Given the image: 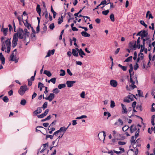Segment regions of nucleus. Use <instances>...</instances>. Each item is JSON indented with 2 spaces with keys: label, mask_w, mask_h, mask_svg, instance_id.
<instances>
[{
  "label": "nucleus",
  "mask_w": 155,
  "mask_h": 155,
  "mask_svg": "<svg viewBox=\"0 0 155 155\" xmlns=\"http://www.w3.org/2000/svg\"><path fill=\"white\" fill-rule=\"evenodd\" d=\"M61 18H59L58 19V24H60L63 21V19L62 18V17H61Z\"/></svg>",
  "instance_id": "obj_56"
},
{
  "label": "nucleus",
  "mask_w": 155,
  "mask_h": 155,
  "mask_svg": "<svg viewBox=\"0 0 155 155\" xmlns=\"http://www.w3.org/2000/svg\"><path fill=\"white\" fill-rule=\"evenodd\" d=\"M1 31L3 32L4 35L6 36L7 35V32L8 31V28H2L1 29Z\"/></svg>",
  "instance_id": "obj_23"
},
{
  "label": "nucleus",
  "mask_w": 155,
  "mask_h": 155,
  "mask_svg": "<svg viewBox=\"0 0 155 155\" xmlns=\"http://www.w3.org/2000/svg\"><path fill=\"white\" fill-rule=\"evenodd\" d=\"M144 55L143 53L140 52L138 54V57L137 60V62H141V64H142V68H147L148 67H146L145 65L146 63L144 60H143Z\"/></svg>",
  "instance_id": "obj_3"
},
{
  "label": "nucleus",
  "mask_w": 155,
  "mask_h": 155,
  "mask_svg": "<svg viewBox=\"0 0 155 155\" xmlns=\"http://www.w3.org/2000/svg\"><path fill=\"white\" fill-rule=\"evenodd\" d=\"M81 35L85 37H89L90 36V35L85 31H83L81 33Z\"/></svg>",
  "instance_id": "obj_25"
},
{
  "label": "nucleus",
  "mask_w": 155,
  "mask_h": 155,
  "mask_svg": "<svg viewBox=\"0 0 155 155\" xmlns=\"http://www.w3.org/2000/svg\"><path fill=\"white\" fill-rule=\"evenodd\" d=\"M36 10L39 15L41 16V9L40 5H37Z\"/></svg>",
  "instance_id": "obj_24"
},
{
  "label": "nucleus",
  "mask_w": 155,
  "mask_h": 155,
  "mask_svg": "<svg viewBox=\"0 0 155 155\" xmlns=\"http://www.w3.org/2000/svg\"><path fill=\"white\" fill-rule=\"evenodd\" d=\"M149 60H152V61H153L155 60V54L153 56V57H152V58H151V55L150 54L149 55Z\"/></svg>",
  "instance_id": "obj_37"
},
{
  "label": "nucleus",
  "mask_w": 155,
  "mask_h": 155,
  "mask_svg": "<svg viewBox=\"0 0 155 155\" xmlns=\"http://www.w3.org/2000/svg\"><path fill=\"white\" fill-rule=\"evenodd\" d=\"M26 103V101L25 99L22 100L20 102V104L23 106H25Z\"/></svg>",
  "instance_id": "obj_34"
},
{
  "label": "nucleus",
  "mask_w": 155,
  "mask_h": 155,
  "mask_svg": "<svg viewBox=\"0 0 155 155\" xmlns=\"http://www.w3.org/2000/svg\"><path fill=\"white\" fill-rule=\"evenodd\" d=\"M55 94H58L60 92V91L58 88L54 89L52 91Z\"/></svg>",
  "instance_id": "obj_35"
},
{
  "label": "nucleus",
  "mask_w": 155,
  "mask_h": 155,
  "mask_svg": "<svg viewBox=\"0 0 155 155\" xmlns=\"http://www.w3.org/2000/svg\"><path fill=\"white\" fill-rule=\"evenodd\" d=\"M76 49L78 51V54H79L80 57L81 58H83V55L85 56L86 55L85 54L81 49H79L77 48H76Z\"/></svg>",
  "instance_id": "obj_15"
},
{
  "label": "nucleus",
  "mask_w": 155,
  "mask_h": 155,
  "mask_svg": "<svg viewBox=\"0 0 155 155\" xmlns=\"http://www.w3.org/2000/svg\"><path fill=\"white\" fill-rule=\"evenodd\" d=\"M47 95H46V97H45L44 94L43 95V98L48 100L50 102L52 101L55 97L54 94L53 93H50L48 97H47Z\"/></svg>",
  "instance_id": "obj_6"
},
{
  "label": "nucleus",
  "mask_w": 155,
  "mask_h": 155,
  "mask_svg": "<svg viewBox=\"0 0 155 155\" xmlns=\"http://www.w3.org/2000/svg\"><path fill=\"white\" fill-rule=\"evenodd\" d=\"M129 128V127L127 126H125L122 128L123 130L125 131Z\"/></svg>",
  "instance_id": "obj_49"
},
{
  "label": "nucleus",
  "mask_w": 155,
  "mask_h": 155,
  "mask_svg": "<svg viewBox=\"0 0 155 155\" xmlns=\"http://www.w3.org/2000/svg\"><path fill=\"white\" fill-rule=\"evenodd\" d=\"M44 73L46 74L47 76H48L49 77H51L52 75V74L51 72L47 70L44 71Z\"/></svg>",
  "instance_id": "obj_27"
},
{
  "label": "nucleus",
  "mask_w": 155,
  "mask_h": 155,
  "mask_svg": "<svg viewBox=\"0 0 155 155\" xmlns=\"http://www.w3.org/2000/svg\"><path fill=\"white\" fill-rule=\"evenodd\" d=\"M126 143L125 142L119 141L118 142V144L120 145H125Z\"/></svg>",
  "instance_id": "obj_51"
},
{
  "label": "nucleus",
  "mask_w": 155,
  "mask_h": 155,
  "mask_svg": "<svg viewBox=\"0 0 155 155\" xmlns=\"http://www.w3.org/2000/svg\"><path fill=\"white\" fill-rule=\"evenodd\" d=\"M136 41H132L130 42L129 47L130 49L135 50L136 49Z\"/></svg>",
  "instance_id": "obj_8"
},
{
  "label": "nucleus",
  "mask_w": 155,
  "mask_h": 155,
  "mask_svg": "<svg viewBox=\"0 0 155 155\" xmlns=\"http://www.w3.org/2000/svg\"><path fill=\"white\" fill-rule=\"evenodd\" d=\"M110 18L112 21L113 22L114 21V16L113 14H112L110 15Z\"/></svg>",
  "instance_id": "obj_39"
},
{
  "label": "nucleus",
  "mask_w": 155,
  "mask_h": 155,
  "mask_svg": "<svg viewBox=\"0 0 155 155\" xmlns=\"http://www.w3.org/2000/svg\"><path fill=\"white\" fill-rule=\"evenodd\" d=\"M110 84L112 87H115L117 85V82L115 80H111L110 81Z\"/></svg>",
  "instance_id": "obj_16"
},
{
  "label": "nucleus",
  "mask_w": 155,
  "mask_h": 155,
  "mask_svg": "<svg viewBox=\"0 0 155 155\" xmlns=\"http://www.w3.org/2000/svg\"><path fill=\"white\" fill-rule=\"evenodd\" d=\"M150 38L148 37H146V38H143L142 39L143 40V45L145 44V41H146L148 40Z\"/></svg>",
  "instance_id": "obj_43"
},
{
  "label": "nucleus",
  "mask_w": 155,
  "mask_h": 155,
  "mask_svg": "<svg viewBox=\"0 0 155 155\" xmlns=\"http://www.w3.org/2000/svg\"><path fill=\"white\" fill-rule=\"evenodd\" d=\"M13 94V92L12 90H10L8 92V94L9 95L11 96Z\"/></svg>",
  "instance_id": "obj_63"
},
{
  "label": "nucleus",
  "mask_w": 155,
  "mask_h": 155,
  "mask_svg": "<svg viewBox=\"0 0 155 155\" xmlns=\"http://www.w3.org/2000/svg\"><path fill=\"white\" fill-rule=\"evenodd\" d=\"M28 90V89L26 86H22L20 87L18 92L22 96L24 94L25 91Z\"/></svg>",
  "instance_id": "obj_4"
},
{
  "label": "nucleus",
  "mask_w": 155,
  "mask_h": 155,
  "mask_svg": "<svg viewBox=\"0 0 155 155\" xmlns=\"http://www.w3.org/2000/svg\"><path fill=\"white\" fill-rule=\"evenodd\" d=\"M42 111V110L41 108L40 107H38L37 108V109L35 110L34 112V115H37V114H39L41 113Z\"/></svg>",
  "instance_id": "obj_20"
},
{
  "label": "nucleus",
  "mask_w": 155,
  "mask_h": 155,
  "mask_svg": "<svg viewBox=\"0 0 155 155\" xmlns=\"http://www.w3.org/2000/svg\"><path fill=\"white\" fill-rule=\"evenodd\" d=\"M65 74V71L62 69H61L60 70V75L61 76H64Z\"/></svg>",
  "instance_id": "obj_33"
},
{
  "label": "nucleus",
  "mask_w": 155,
  "mask_h": 155,
  "mask_svg": "<svg viewBox=\"0 0 155 155\" xmlns=\"http://www.w3.org/2000/svg\"><path fill=\"white\" fill-rule=\"evenodd\" d=\"M130 87L132 89H133L134 88H136V86L134 85V84H131V85H130Z\"/></svg>",
  "instance_id": "obj_55"
},
{
  "label": "nucleus",
  "mask_w": 155,
  "mask_h": 155,
  "mask_svg": "<svg viewBox=\"0 0 155 155\" xmlns=\"http://www.w3.org/2000/svg\"><path fill=\"white\" fill-rule=\"evenodd\" d=\"M140 63V62H137V61H136L135 65V66H134V69L135 70H137V69L139 67V65H138V63Z\"/></svg>",
  "instance_id": "obj_38"
},
{
  "label": "nucleus",
  "mask_w": 155,
  "mask_h": 155,
  "mask_svg": "<svg viewBox=\"0 0 155 155\" xmlns=\"http://www.w3.org/2000/svg\"><path fill=\"white\" fill-rule=\"evenodd\" d=\"M105 136H99V139L101 141H103V143H104V140Z\"/></svg>",
  "instance_id": "obj_50"
},
{
  "label": "nucleus",
  "mask_w": 155,
  "mask_h": 155,
  "mask_svg": "<svg viewBox=\"0 0 155 155\" xmlns=\"http://www.w3.org/2000/svg\"><path fill=\"white\" fill-rule=\"evenodd\" d=\"M4 38H5L3 37H2L1 38L2 42V51H4L6 49V47L11 46L10 39H7L4 42L3 41Z\"/></svg>",
  "instance_id": "obj_2"
},
{
  "label": "nucleus",
  "mask_w": 155,
  "mask_h": 155,
  "mask_svg": "<svg viewBox=\"0 0 155 155\" xmlns=\"http://www.w3.org/2000/svg\"><path fill=\"white\" fill-rule=\"evenodd\" d=\"M67 73L71 76L72 75V73L70 71V70L69 69H67Z\"/></svg>",
  "instance_id": "obj_59"
},
{
  "label": "nucleus",
  "mask_w": 155,
  "mask_h": 155,
  "mask_svg": "<svg viewBox=\"0 0 155 155\" xmlns=\"http://www.w3.org/2000/svg\"><path fill=\"white\" fill-rule=\"evenodd\" d=\"M38 88L43 87H44L43 84L39 82L38 83Z\"/></svg>",
  "instance_id": "obj_64"
},
{
  "label": "nucleus",
  "mask_w": 155,
  "mask_h": 155,
  "mask_svg": "<svg viewBox=\"0 0 155 155\" xmlns=\"http://www.w3.org/2000/svg\"><path fill=\"white\" fill-rule=\"evenodd\" d=\"M37 116L38 118H42L45 116L43 114H41L40 115H38Z\"/></svg>",
  "instance_id": "obj_61"
},
{
  "label": "nucleus",
  "mask_w": 155,
  "mask_h": 155,
  "mask_svg": "<svg viewBox=\"0 0 155 155\" xmlns=\"http://www.w3.org/2000/svg\"><path fill=\"white\" fill-rule=\"evenodd\" d=\"M48 112H49V110L48 109H47L46 110H45V111L44 112L43 114L45 116L48 113Z\"/></svg>",
  "instance_id": "obj_60"
},
{
  "label": "nucleus",
  "mask_w": 155,
  "mask_h": 155,
  "mask_svg": "<svg viewBox=\"0 0 155 155\" xmlns=\"http://www.w3.org/2000/svg\"><path fill=\"white\" fill-rule=\"evenodd\" d=\"M76 81H67L66 82V84L67 86L68 87H72L74 84L76 83Z\"/></svg>",
  "instance_id": "obj_12"
},
{
  "label": "nucleus",
  "mask_w": 155,
  "mask_h": 155,
  "mask_svg": "<svg viewBox=\"0 0 155 155\" xmlns=\"http://www.w3.org/2000/svg\"><path fill=\"white\" fill-rule=\"evenodd\" d=\"M17 18L18 19V20L19 21V23L20 24L21 23V21H23V20L22 18V19H21V17L20 16H17Z\"/></svg>",
  "instance_id": "obj_58"
},
{
  "label": "nucleus",
  "mask_w": 155,
  "mask_h": 155,
  "mask_svg": "<svg viewBox=\"0 0 155 155\" xmlns=\"http://www.w3.org/2000/svg\"><path fill=\"white\" fill-rule=\"evenodd\" d=\"M23 22L25 26L29 30L31 29V25L28 22V19H26L24 21H23Z\"/></svg>",
  "instance_id": "obj_11"
},
{
  "label": "nucleus",
  "mask_w": 155,
  "mask_h": 155,
  "mask_svg": "<svg viewBox=\"0 0 155 155\" xmlns=\"http://www.w3.org/2000/svg\"><path fill=\"white\" fill-rule=\"evenodd\" d=\"M109 12V10L108 9L102 12V13L104 15H107Z\"/></svg>",
  "instance_id": "obj_40"
},
{
  "label": "nucleus",
  "mask_w": 155,
  "mask_h": 155,
  "mask_svg": "<svg viewBox=\"0 0 155 155\" xmlns=\"http://www.w3.org/2000/svg\"><path fill=\"white\" fill-rule=\"evenodd\" d=\"M155 117V115H153L152 116L151 119V123L152 125L154 126L155 125L154 123V118Z\"/></svg>",
  "instance_id": "obj_30"
},
{
  "label": "nucleus",
  "mask_w": 155,
  "mask_h": 155,
  "mask_svg": "<svg viewBox=\"0 0 155 155\" xmlns=\"http://www.w3.org/2000/svg\"><path fill=\"white\" fill-rule=\"evenodd\" d=\"M48 106V102H45L42 105V108L43 109H45Z\"/></svg>",
  "instance_id": "obj_36"
},
{
  "label": "nucleus",
  "mask_w": 155,
  "mask_h": 155,
  "mask_svg": "<svg viewBox=\"0 0 155 155\" xmlns=\"http://www.w3.org/2000/svg\"><path fill=\"white\" fill-rule=\"evenodd\" d=\"M155 117V115H153L152 116L151 119V123L152 125L154 126L155 125L154 123V118Z\"/></svg>",
  "instance_id": "obj_31"
},
{
  "label": "nucleus",
  "mask_w": 155,
  "mask_h": 155,
  "mask_svg": "<svg viewBox=\"0 0 155 155\" xmlns=\"http://www.w3.org/2000/svg\"><path fill=\"white\" fill-rule=\"evenodd\" d=\"M29 34V32L26 28L25 29L24 31L22 30L21 31L15 33L13 37L12 47L14 48L17 45L18 37L20 39H23L25 42H27L26 45H27L30 41V39L28 37Z\"/></svg>",
  "instance_id": "obj_1"
},
{
  "label": "nucleus",
  "mask_w": 155,
  "mask_h": 155,
  "mask_svg": "<svg viewBox=\"0 0 155 155\" xmlns=\"http://www.w3.org/2000/svg\"><path fill=\"white\" fill-rule=\"evenodd\" d=\"M132 56H130L128 57L124 61V62H129L131 61L132 60Z\"/></svg>",
  "instance_id": "obj_32"
},
{
  "label": "nucleus",
  "mask_w": 155,
  "mask_h": 155,
  "mask_svg": "<svg viewBox=\"0 0 155 155\" xmlns=\"http://www.w3.org/2000/svg\"><path fill=\"white\" fill-rule=\"evenodd\" d=\"M68 128V126L67 127H61L59 130L60 135L63 136L64 133L66 131Z\"/></svg>",
  "instance_id": "obj_10"
},
{
  "label": "nucleus",
  "mask_w": 155,
  "mask_h": 155,
  "mask_svg": "<svg viewBox=\"0 0 155 155\" xmlns=\"http://www.w3.org/2000/svg\"><path fill=\"white\" fill-rule=\"evenodd\" d=\"M80 97L83 98H84L85 97V92L84 91H82L80 94Z\"/></svg>",
  "instance_id": "obj_46"
},
{
  "label": "nucleus",
  "mask_w": 155,
  "mask_h": 155,
  "mask_svg": "<svg viewBox=\"0 0 155 155\" xmlns=\"http://www.w3.org/2000/svg\"><path fill=\"white\" fill-rule=\"evenodd\" d=\"M118 66L120 67L124 71H126L127 69V67L123 66L120 64H118Z\"/></svg>",
  "instance_id": "obj_28"
},
{
  "label": "nucleus",
  "mask_w": 155,
  "mask_h": 155,
  "mask_svg": "<svg viewBox=\"0 0 155 155\" xmlns=\"http://www.w3.org/2000/svg\"><path fill=\"white\" fill-rule=\"evenodd\" d=\"M133 69H130L129 70V72L130 77H132V76L133 75V73H132Z\"/></svg>",
  "instance_id": "obj_53"
},
{
  "label": "nucleus",
  "mask_w": 155,
  "mask_h": 155,
  "mask_svg": "<svg viewBox=\"0 0 155 155\" xmlns=\"http://www.w3.org/2000/svg\"><path fill=\"white\" fill-rule=\"evenodd\" d=\"M137 91L139 97H143V92H141L140 90H138Z\"/></svg>",
  "instance_id": "obj_42"
},
{
  "label": "nucleus",
  "mask_w": 155,
  "mask_h": 155,
  "mask_svg": "<svg viewBox=\"0 0 155 155\" xmlns=\"http://www.w3.org/2000/svg\"><path fill=\"white\" fill-rule=\"evenodd\" d=\"M43 148L40 152H39V151L40 150V149H38V152L37 153L38 154L39 153H42L48 147V143L43 144Z\"/></svg>",
  "instance_id": "obj_18"
},
{
  "label": "nucleus",
  "mask_w": 155,
  "mask_h": 155,
  "mask_svg": "<svg viewBox=\"0 0 155 155\" xmlns=\"http://www.w3.org/2000/svg\"><path fill=\"white\" fill-rule=\"evenodd\" d=\"M134 56L133 58L134 60H135L137 58V54L136 51H135L134 53Z\"/></svg>",
  "instance_id": "obj_54"
},
{
  "label": "nucleus",
  "mask_w": 155,
  "mask_h": 155,
  "mask_svg": "<svg viewBox=\"0 0 155 155\" xmlns=\"http://www.w3.org/2000/svg\"><path fill=\"white\" fill-rule=\"evenodd\" d=\"M123 122L120 119H118L117 121L114 124V125L116 126H121L123 125Z\"/></svg>",
  "instance_id": "obj_17"
},
{
  "label": "nucleus",
  "mask_w": 155,
  "mask_h": 155,
  "mask_svg": "<svg viewBox=\"0 0 155 155\" xmlns=\"http://www.w3.org/2000/svg\"><path fill=\"white\" fill-rule=\"evenodd\" d=\"M118 138H115L112 139V142L113 143L117 142L118 140H123L125 138V136H118Z\"/></svg>",
  "instance_id": "obj_9"
},
{
  "label": "nucleus",
  "mask_w": 155,
  "mask_h": 155,
  "mask_svg": "<svg viewBox=\"0 0 155 155\" xmlns=\"http://www.w3.org/2000/svg\"><path fill=\"white\" fill-rule=\"evenodd\" d=\"M138 136H132L130 140L131 144L133 145L136 143H137L140 142V140L139 139H136Z\"/></svg>",
  "instance_id": "obj_7"
},
{
  "label": "nucleus",
  "mask_w": 155,
  "mask_h": 155,
  "mask_svg": "<svg viewBox=\"0 0 155 155\" xmlns=\"http://www.w3.org/2000/svg\"><path fill=\"white\" fill-rule=\"evenodd\" d=\"M137 128L136 126H134V125H131L130 126V132L131 133H133L134 131L137 130Z\"/></svg>",
  "instance_id": "obj_22"
},
{
  "label": "nucleus",
  "mask_w": 155,
  "mask_h": 155,
  "mask_svg": "<svg viewBox=\"0 0 155 155\" xmlns=\"http://www.w3.org/2000/svg\"><path fill=\"white\" fill-rule=\"evenodd\" d=\"M10 60L13 61H15V63H17L18 61V59L16 58V55L12 53L10 56Z\"/></svg>",
  "instance_id": "obj_13"
},
{
  "label": "nucleus",
  "mask_w": 155,
  "mask_h": 155,
  "mask_svg": "<svg viewBox=\"0 0 155 155\" xmlns=\"http://www.w3.org/2000/svg\"><path fill=\"white\" fill-rule=\"evenodd\" d=\"M49 27L51 29L53 30L54 28V23H52L50 24Z\"/></svg>",
  "instance_id": "obj_57"
},
{
  "label": "nucleus",
  "mask_w": 155,
  "mask_h": 155,
  "mask_svg": "<svg viewBox=\"0 0 155 155\" xmlns=\"http://www.w3.org/2000/svg\"><path fill=\"white\" fill-rule=\"evenodd\" d=\"M78 51L76 49V48L75 49H73L72 50V53L74 56L78 57Z\"/></svg>",
  "instance_id": "obj_21"
},
{
  "label": "nucleus",
  "mask_w": 155,
  "mask_h": 155,
  "mask_svg": "<svg viewBox=\"0 0 155 155\" xmlns=\"http://www.w3.org/2000/svg\"><path fill=\"white\" fill-rule=\"evenodd\" d=\"M148 35L147 31L145 30L141 31L139 32L137 35V36H140L141 37V39H142L144 38H146Z\"/></svg>",
  "instance_id": "obj_5"
},
{
  "label": "nucleus",
  "mask_w": 155,
  "mask_h": 155,
  "mask_svg": "<svg viewBox=\"0 0 155 155\" xmlns=\"http://www.w3.org/2000/svg\"><path fill=\"white\" fill-rule=\"evenodd\" d=\"M28 30V29H27ZM30 35V33L29 32V35ZM29 35H28V37L30 39V40H31L32 41H34L36 39V37H35V34L34 33H32L31 35L30 36V38L29 36Z\"/></svg>",
  "instance_id": "obj_19"
},
{
  "label": "nucleus",
  "mask_w": 155,
  "mask_h": 155,
  "mask_svg": "<svg viewBox=\"0 0 155 155\" xmlns=\"http://www.w3.org/2000/svg\"><path fill=\"white\" fill-rule=\"evenodd\" d=\"M106 136L105 133L104 131H102L100 132L98 134V136Z\"/></svg>",
  "instance_id": "obj_52"
},
{
  "label": "nucleus",
  "mask_w": 155,
  "mask_h": 155,
  "mask_svg": "<svg viewBox=\"0 0 155 155\" xmlns=\"http://www.w3.org/2000/svg\"><path fill=\"white\" fill-rule=\"evenodd\" d=\"M66 87V84H60L58 85V87L59 89H61Z\"/></svg>",
  "instance_id": "obj_29"
},
{
  "label": "nucleus",
  "mask_w": 155,
  "mask_h": 155,
  "mask_svg": "<svg viewBox=\"0 0 155 155\" xmlns=\"http://www.w3.org/2000/svg\"><path fill=\"white\" fill-rule=\"evenodd\" d=\"M141 47V48H142V45H141V46L140 45V43H137V44H136V49L137 48L140 49V48Z\"/></svg>",
  "instance_id": "obj_48"
},
{
  "label": "nucleus",
  "mask_w": 155,
  "mask_h": 155,
  "mask_svg": "<svg viewBox=\"0 0 155 155\" xmlns=\"http://www.w3.org/2000/svg\"><path fill=\"white\" fill-rule=\"evenodd\" d=\"M56 78H52L50 80V81L53 84H55L56 82Z\"/></svg>",
  "instance_id": "obj_47"
},
{
  "label": "nucleus",
  "mask_w": 155,
  "mask_h": 155,
  "mask_svg": "<svg viewBox=\"0 0 155 155\" xmlns=\"http://www.w3.org/2000/svg\"><path fill=\"white\" fill-rule=\"evenodd\" d=\"M3 100L5 102L7 103L8 101V98L7 96H5L3 97Z\"/></svg>",
  "instance_id": "obj_44"
},
{
  "label": "nucleus",
  "mask_w": 155,
  "mask_h": 155,
  "mask_svg": "<svg viewBox=\"0 0 155 155\" xmlns=\"http://www.w3.org/2000/svg\"><path fill=\"white\" fill-rule=\"evenodd\" d=\"M51 50H49L48 52V53H47V55H46V57H49L51 55Z\"/></svg>",
  "instance_id": "obj_62"
},
{
  "label": "nucleus",
  "mask_w": 155,
  "mask_h": 155,
  "mask_svg": "<svg viewBox=\"0 0 155 155\" xmlns=\"http://www.w3.org/2000/svg\"><path fill=\"white\" fill-rule=\"evenodd\" d=\"M110 103H111V104H110V106L111 107L113 108L115 106V103H114V102L113 101H111Z\"/></svg>",
  "instance_id": "obj_41"
},
{
  "label": "nucleus",
  "mask_w": 155,
  "mask_h": 155,
  "mask_svg": "<svg viewBox=\"0 0 155 155\" xmlns=\"http://www.w3.org/2000/svg\"><path fill=\"white\" fill-rule=\"evenodd\" d=\"M148 16H149V19L150 18L152 19L153 18L151 14L150 13V12L149 11H148L147 12L146 17H147Z\"/></svg>",
  "instance_id": "obj_26"
},
{
  "label": "nucleus",
  "mask_w": 155,
  "mask_h": 155,
  "mask_svg": "<svg viewBox=\"0 0 155 155\" xmlns=\"http://www.w3.org/2000/svg\"><path fill=\"white\" fill-rule=\"evenodd\" d=\"M121 105L122 108L121 110L122 113L123 114H127V110L126 105L123 104H121Z\"/></svg>",
  "instance_id": "obj_14"
},
{
  "label": "nucleus",
  "mask_w": 155,
  "mask_h": 155,
  "mask_svg": "<svg viewBox=\"0 0 155 155\" xmlns=\"http://www.w3.org/2000/svg\"><path fill=\"white\" fill-rule=\"evenodd\" d=\"M140 23L141 25H143L145 28L147 27V25H146L145 23L143 21H142V20L140 21Z\"/></svg>",
  "instance_id": "obj_45"
}]
</instances>
